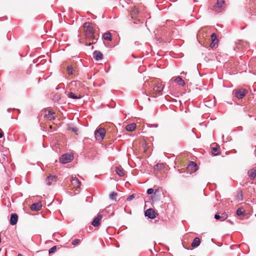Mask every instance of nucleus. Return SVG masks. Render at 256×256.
<instances>
[{"label": "nucleus", "mask_w": 256, "mask_h": 256, "mask_svg": "<svg viewBox=\"0 0 256 256\" xmlns=\"http://www.w3.org/2000/svg\"><path fill=\"white\" fill-rule=\"evenodd\" d=\"M105 134L106 130L102 128L96 129L94 132L95 138L98 140H102Z\"/></svg>", "instance_id": "f03ea898"}, {"label": "nucleus", "mask_w": 256, "mask_h": 256, "mask_svg": "<svg viewBox=\"0 0 256 256\" xmlns=\"http://www.w3.org/2000/svg\"><path fill=\"white\" fill-rule=\"evenodd\" d=\"M96 42H94V41H93L92 43H90V44H86V46H91L92 44H95V43H96Z\"/></svg>", "instance_id": "ea45409f"}, {"label": "nucleus", "mask_w": 256, "mask_h": 256, "mask_svg": "<svg viewBox=\"0 0 256 256\" xmlns=\"http://www.w3.org/2000/svg\"><path fill=\"white\" fill-rule=\"evenodd\" d=\"M68 96L69 98H72V99H74V100L80 99L82 98L81 96H80V95H78V96L76 95L75 94H74L72 92H69L68 94Z\"/></svg>", "instance_id": "aec40b11"}, {"label": "nucleus", "mask_w": 256, "mask_h": 256, "mask_svg": "<svg viewBox=\"0 0 256 256\" xmlns=\"http://www.w3.org/2000/svg\"><path fill=\"white\" fill-rule=\"evenodd\" d=\"M72 130L73 132H76L77 131V128H72Z\"/></svg>", "instance_id": "79ce46f5"}, {"label": "nucleus", "mask_w": 256, "mask_h": 256, "mask_svg": "<svg viewBox=\"0 0 256 256\" xmlns=\"http://www.w3.org/2000/svg\"><path fill=\"white\" fill-rule=\"evenodd\" d=\"M16 218H17V220H18V215H17Z\"/></svg>", "instance_id": "09e8293b"}, {"label": "nucleus", "mask_w": 256, "mask_h": 256, "mask_svg": "<svg viewBox=\"0 0 256 256\" xmlns=\"http://www.w3.org/2000/svg\"><path fill=\"white\" fill-rule=\"evenodd\" d=\"M174 81L180 86H184L185 85L184 81L182 79L180 76H178Z\"/></svg>", "instance_id": "412c9836"}, {"label": "nucleus", "mask_w": 256, "mask_h": 256, "mask_svg": "<svg viewBox=\"0 0 256 256\" xmlns=\"http://www.w3.org/2000/svg\"><path fill=\"white\" fill-rule=\"evenodd\" d=\"M228 217L227 214L225 212L220 213L217 212L214 215V218L216 220H219L220 221H224L226 220Z\"/></svg>", "instance_id": "0eeeda50"}, {"label": "nucleus", "mask_w": 256, "mask_h": 256, "mask_svg": "<svg viewBox=\"0 0 256 256\" xmlns=\"http://www.w3.org/2000/svg\"><path fill=\"white\" fill-rule=\"evenodd\" d=\"M1 251V248H0V252Z\"/></svg>", "instance_id": "3c124183"}, {"label": "nucleus", "mask_w": 256, "mask_h": 256, "mask_svg": "<svg viewBox=\"0 0 256 256\" xmlns=\"http://www.w3.org/2000/svg\"><path fill=\"white\" fill-rule=\"evenodd\" d=\"M60 98H61L60 95L58 94H56L54 96L53 98H52V100L54 102H56L60 100Z\"/></svg>", "instance_id": "b1692460"}, {"label": "nucleus", "mask_w": 256, "mask_h": 256, "mask_svg": "<svg viewBox=\"0 0 256 256\" xmlns=\"http://www.w3.org/2000/svg\"><path fill=\"white\" fill-rule=\"evenodd\" d=\"M227 222L230 223L231 224H234V222L230 220H227Z\"/></svg>", "instance_id": "a19ab883"}, {"label": "nucleus", "mask_w": 256, "mask_h": 256, "mask_svg": "<svg viewBox=\"0 0 256 256\" xmlns=\"http://www.w3.org/2000/svg\"><path fill=\"white\" fill-rule=\"evenodd\" d=\"M54 114V113L53 112H52L50 111L48 112V114H46V116L50 120L54 119V118L53 116V115Z\"/></svg>", "instance_id": "c756f323"}, {"label": "nucleus", "mask_w": 256, "mask_h": 256, "mask_svg": "<svg viewBox=\"0 0 256 256\" xmlns=\"http://www.w3.org/2000/svg\"><path fill=\"white\" fill-rule=\"evenodd\" d=\"M10 109H8V112H10Z\"/></svg>", "instance_id": "8fccbe9b"}, {"label": "nucleus", "mask_w": 256, "mask_h": 256, "mask_svg": "<svg viewBox=\"0 0 256 256\" xmlns=\"http://www.w3.org/2000/svg\"><path fill=\"white\" fill-rule=\"evenodd\" d=\"M164 90V86L161 84H158L154 88V90L157 93L161 92Z\"/></svg>", "instance_id": "dca6fc26"}, {"label": "nucleus", "mask_w": 256, "mask_h": 256, "mask_svg": "<svg viewBox=\"0 0 256 256\" xmlns=\"http://www.w3.org/2000/svg\"><path fill=\"white\" fill-rule=\"evenodd\" d=\"M117 193L116 192H112L110 194V198L112 200H116V197L117 196Z\"/></svg>", "instance_id": "c85d7f7f"}, {"label": "nucleus", "mask_w": 256, "mask_h": 256, "mask_svg": "<svg viewBox=\"0 0 256 256\" xmlns=\"http://www.w3.org/2000/svg\"><path fill=\"white\" fill-rule=\"evenodd\" d=\"M10 224L13 226L16 224V213H13L11 214Z\"/></svg>", "instance_id": "4be33fe9"}, {"label": "nucleus", "mask_w": 256, "mask_h": 256, "mask_svg": "<svg viewBox=\"0 0 256 256\" xmlns=\"http://www.w3.org/2000/svg\"><path fill=\"white\" fill-rule=\"evenodd\" d=\"M211 38H212V42H214L216 43H217L218 42V40L216 37V35L215 33H212L211 34Z\"/></svg>", "instance_id": "a878e982"}, {"label": "nucleus", "mask_w": 256, "mask_h": 256, "mask_svg": "<svg viewBox=\"0 0 256 256\" xmlns=\"http://www.w3.org/2000/svg\"><path fill=\"white\" fill-rule=\"evenodd\" d=\"M188 167H192L194 168V169H196L197 167L196 164L194 162H190V164H188Z\"/></svg>", "instance_id": "2f4dec72"}, {"label": "nucleus", "mask_w": 256, "mask_h": 256, "mask_svg": "<svg viewBox=\"0 0 256 256\" xmlns=\"http://www.w3.org/2000/svg\"><path fill=\"white\" fill-rule=\"evenodd\" d=\"M16 110H17V114H18V113H20V110H19V109H18V108H17V109H16Z\"/></svg>", "instance_id": "c03bdc74"}, {"label": "nucleus", "mask_w": 256, "mask_h": 256, "mask_svg": "<svg viewBox=\"0 0 256 256\" xmlns=\"http://www.w3.org/2000/svg\"><path fill=\"white\" fill-rule=\"evenodd\" d=\"M102 218V215L101 214H98V216L93 220L91 224L94 226H100V220Z\"/></svg>", "instance_id": "6e6552de"}, {"label": "nucleus", "mask_w": 256, "mask_h": 256, "mask_svg": "<svg viewBox=\"0 0 256 256\" xmlns=\"http://www.w3.org/2000/svg\"><path fill=\"white\" fill-rule=\"evenodd\" d=\"M83 28H84L86 36L88 38L96 40L92 24L90 22H86L84 24Z\"/></svg>", "instance_id": "f257e3e1"}, {"label": "nucleus", "mask_w": 256, "mask_h": 256, "mask_svg": "<svg viewBox=\"0 0 256 256\" xmlns=\"http://www.w3.org/2000/svg\"><path fill=\"white\" fill-rule=\"evenodd\" d=\"M163 164H158L154 166V170H158L159 168H162Z\"/></svg>", "instance_id": "473e14b6"}, {"label": "nucleus", "mask_w": 256, "mask_h": 256, "mask_svg": "<svg viewBox=\"0 0 256 256\" xmlns=\"http://www.w3.org/2000/svg\"><path fill=\"white\" fill-rule=\"evenodd\" d=\"M56 176L50 175L47 178L46 183L48 185L50 186L53 182H56Z\"/></svg>", "instance_id": "ddd939ff"}, {"label": "nucleus", "mask_w": 256, "mask_h": 256, "mask_svg": "<svg viewBox=\"0 0 256 256\" xmlns=\"http://www.w3.org/2000/svg\"><path fill=\"white\" fill-rule=\"evenodd\" d=\"M236 214L238 216H242L244 214V211L242 210V208H239L236 210Z\"/></svg>", "instance_id": "bb28decb"}, {"label": "nucleus", "mask_w": 256, "mask_h": 256, "mask_svg": "<svg viewBox=\"0 0 256 256\" xmlns=\"http://www.w3.org/2000/svg\"><path fill=\"white\" fill-rule=\"evenodd\" d=\"M56 250V246H54L52 247L49 250H48V253L49 254H52L54 253Z\"/></svg>", "instance_id": "7c9ffc66"}, {"label": "nucleus", "mask_w": 256, "mask_h": 256, "mask_svg": "<svg viewBox=\"0 0 256 256\" xmlns=\"http://www.w3.org/2000/svg\"><path fill=\"white\" fill-rule=\"evenodd\" d=\"M163 193L162 192V188H158L156 189L154 194L151 196L152 200L154 202L159 201L160 200L161 196Z\"/></svg>", "instance_id": "20e7f679"}, {"label": "nucleus", "mask_w": 256, "mask_h": 256, "mask_svg": "<svg viewBox=\"0 0 256 256\" xmlns=\"http://www.w3.org/2000/svg\"><path fill=\"white\" fill-rule=\"evenodd\" d=\"M74 158L72 154L66 153L63 154L60 158V163L65 164L70 162Z\"/></svg>", "instance_id": "7ed1b4c3"}, {"label": "nucleus", "mask_w": 256, "mask_h": 256, "mask_svg": "<svg viewBox=\"0 0 256 256\" xmlns=\"http://www.w3.org/2000/svg\"><path fill=\"white\" fill-rule=\"evenodd\" d=\"M200 238L198 237H196L194 239V240L191 244V246L193 248H197L200 245Z\"/></svg>", "instance_id": "2eb2a0df"}, {"label": "nucleus", "mask_w": 256, "mask_h": 256, "mask_svg": "<svg viewBox=\"0 0 256 256\" xmlns=\"http://www.w3.org/2000/svg\"><path fill=\"white\" fill-rule=\"evenodd\" d=\"M136 124L132 123L126 126V129L128 132H133L136 130Z\"/></svg>", "instance_id": "a211bd4d"}, {"label": "nucleus", "mask_w": 256, "mask_h": 256, "mask_svg": "<svg viewBox=\"0 0 256 256\" xmlns=\"http://www.w3.org/2000/svg\"><path fill=\"white\" fill-rule=\"evenodd\" d=\"M116 172L120 176L122 177L124 175V170L122 167L116 166Z\"/></svg>", "instance_id": "6ab92c4d"}, {"label": "nucleus", "mask_w": 256, "mask_h": 256, "mask_svg": "<svg viewBox=\"0 0 256 256\" xmlns=\"http://www.w3.org/2000/svg\"><path fill=\"white\" fill-rule=\"evenodd\" d=\"M17 256H22V255L20 254H18Z\"/></svg>", "instance_id": "a18cd8bd"}, {"label": "nucleus", "mask_w": 256, "mask_h": 256, "mask_svg": "<svg viewBox=\"0 0 256 256\" xmlns=\"http://www.w3.org/2000/svg\"><path fill=\"white\" fill-rule=\"evenodd\" d=\"M154 190L152 188H150L147 190L146 193L148 194H152V195L154 194Z\"/></svg>", "instance_id": "f704fd0d"}, {"label": "nucleus", "mask_w": 256, "mask_h": 256, "mask_svg": "<svg viewBox=\"0 0 256 256\" xmlns=\"http://www.w3.org/2000/svg\"><path fill=\"white\" fill-rule=\"evenodd\" d=\"M93 56L96 61H100L102 59L103 54L100 52L95 50L93 53Z\"/></svg>", "instance_id": "9b49d317"}, {"label": "nucleus", "mask_w": 256, "mask_h": 256, "mask_svg": "<svg viewBox=\"0 0 256 256\" xmlns=\"http://www.w3.org/2000/svg\"><path fill=\"white\" fill-rule=\"evenodd\" d=\"M136 196V194H132L130 196H129L127 198H126V200L128 201H130L132 200V199H134Z\"/></svg>", "instance_id": "72a5a7b5"}, {"label": "nucleus", "mask_w": 256, "mask_h": 256, "mask_svg": "<svg viewBox=\"0 0 256 256\" xmlns=\"http://www.w3.org/2000/svg\"><path fill=\"white\" fill-rule=\"evenodd\" d=\"M238 197H239V196L242 197V193H240V194H238Z\"/></svg>", "instance_id": "37998d69"}, {"label": "nucleus", "mask_w": 256, "mask_h": 256, "mask_svg": "<svg viewBox=\"0 0 256 256\" xmlns=\"http://www.w3.org/2000/svg\"><path fill=\"white\" fill-rule=\"evenodd\" d=\"M216 44V42H212L210 44V47L211 48H213L215 46Z\"/></svg>", "instance_id": "4c0bfd02"}, {"label": "nucleus", "mask_w": 256, "mask_h": 256, "mask_svg": "<svg viewBox=\"0 0 256 256\" xmlns=\"http://www.w3.org/2000/svg\"><path fill=\"white\" fill-rule=\"evenodd\" d=\"M224 3V0H217L216 2L213 6V10L216 12L218 11Z\"/></svg>", "instance_id": "1a4fd4ad"}, {"label": "nucleus", "mask_w": 256, "mask_h": 256, "mask_svg": "<svg viewBox=\"0 0 256 256\" xmlns=\"http://www.w3.org/2000/svg\"><path fill=\"white\" fill-rule=\"evenodd\" d=\"M139 14L138 8L136 6L132 8L130 15L132 18L134 19V18Z\"/></svg>", "instance_id": "f3484780"}, {"label": "nucleus", "mask_w": 256, "mask_h": 256, "mask_svg": "<svg viewBox=\"0 0 256 256\" xmlns=\"http://www.w3.org/2000/svg\"><path fill=\"white\" fill-rule=\"evenodd\" d=\"M248 116L249 118H251V117H252V116H250V114H248Z\"/></svg>", "instance_id": "49530a36"}, {"label": "nucleus", "mask_w": 256, "mask_h": 256, "mask_svg": "<svg viewBox=\"0 0 256 256\" xmlns=\"http://www.w3.org/2000/svg\"><path fill=\"white\" fill-rule=\"evenodd\" d=\"M4 136V132L2 129L0 128V138H2Z\"/></svg>", "instance_id": "58836bf2"}, {"label": "nucleus", "mask_w": 256, "mask_h": 256, "mask_svg": "<svg viewBox=\"0 0 256 256\" xmlns=\"http://www.w3.org/2000/svg\"><path fill=\"white\" fill-rule=\"evenodd\" d=\"M103 38L106 40L111 41L112 40V34L110 32H106L102 36Z\"/></svg>", "instance_id": "5701e85b"}, {"label": "nucleus", "mask_w": 256, "mask_h": 256, "mask_svg": "<svg viewBox=\"0 0 256 256\" xmlns=\"http://www.w3.org/2000/svg\"><path fill=\"white\" fill-rule=\"evenodd\" d=\"M158 214L152 208H148L144 212V216L150 219H154L156 218Z\"/></svg>", "instance_id": "423d86ee"}, {"label": "nucleus", "mask_w": 256, "mask_h": 256, "mask_svg": "<svg viewBox=\"0 0 256 256\" xmlns=\"http://www.w3.org/2000/svg\"><path fill=\"white\" fill-rule=\"evenodd\" d=\"M148 126L149 128H158V124H148Z\"/></svg>", "instance_id": "e433bc0d"}, {"label": "nucleus", "mask_w": 256, "mask_h": 256, "mask_svg": "<svg viewBox=\"0 0 256 256\" xmlns=\"http://www.w3.org/2000/svg\"><path fill=\"white\" fill-rule=\"evenodd\" d=\"M59 88H56V90H58Z\"/></svg>", "instance_id": "de8ad7c7"}, {"label": "nucleus", "mask_w": 256, "mask_h": 256, "mask_svg": "<svg viewBox=\"0 0 256 256\" xmlns=\"http://www.w3.org/2000/svg\"><path fill=\"white\" fill-rule=\"evenodd\" d=\"M247 91L244 88L236 89L233 90V94L238 99L243 98L246 94Z\"/></svg>", "instance_id": "39448f33"}, {"label": "nucleus", "mask_w": 256, "mask_h": 256, "mask_svg": "<svg viewBox=\"0 0 256 256\" xmlns=\"http://www.w3.org/2000/svg\"><path fill=\"white\" fill-rule=\"evenodd\" d=\"M248 175L251 180L255 178L256 176V168H252L248 172Z\"/></svg>", "instance_id": "4468645a"}, {"label": "nucleus", "mask_w": 256, "mask_h": 256, "mask_svg": "<svg viewBox=\"0 0 256 256\" xmlns=\"http://www.w3.org/2000/svg\"><path fill=\"white\" fill-rule=\"evenodd\" d=\"M42 206L41 202H39L32 204L30 206L31 210L33 211L40 210Z\"/></svg>", "instance_id": "9d476101"}, {"label": "nucleus", "mask_w": 256, "mask_h": 256, "mask_svg": "<svg viewBox=\"0 0 256 256\" xmlns=\"http://www.w3.org/2000/svg\"><path fill=\"white\" fill-rule=\"evenodd\" d=\"M68 74L69 75H72L73 74V68L72 66H67Z\"/></svg>", "instance_id": "cd10ccee"}, {"label": "nucleus", "mask_w": 256, "mask_h": 256, "mask_svg": "<svg viewBox=\"0 0 256 256\" xmlns=\"http://www.w3.org/2000/svg\"><path fill=\"white\" fill-rule=\"evenodd\" d=\"M80 240L78 239H74L72 242V245L73 246H76V244H79Z\"/></svg>", "instance_id": "c9c22d12"}, {"label": "nucleus", "mask_w": 256, "mask_h": 256, "mask_svg": "<svg viewBox=\"0 0 256 256\" xmlns=\"http://www.w3.org/2000/svg\"><path fill=\"white\" fill-rule=\"evenodd\" d=\"M212 153L214 156H218L220 154V151L217 148L214 147L212 148Z\"/></svg>", "instance_id": "393cba45"}, {"label": "nucleus", "mask_w": 256, "mask_h": 256, "mask_svg": "<svg viewBox=\"0 0 256 256\" xmlns=\"http://www.w3.org/2000/svg\"><path fill=\"white\" fill-rule=\"evenodd\" d=\"M71 182L74 186L76 187L77 188H80L81 184V182L76 177L72 176L71 178Z\"/></svg>", "instance_id": "f8f14e48"}]
</instances>
